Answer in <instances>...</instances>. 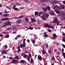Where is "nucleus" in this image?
Returning <instances> with one entry per match:
<instances>
[{
    "label": "nucleus",
    "mask_w": 65,
    "mask_h": 65,
    "mask_svg": "<svg viewBox=\"0 0 65 65\" xmlns=\"http://www.w3.org/2000/svg\"><path fill=\"white\" fill-rule=\"evenodd\" d=\"M56 4L57 3L56 2V0H53L52 1L51 3V4H52V5H53L52 6L53 7V9H56L57 8H58L59 7V6L57 5H55V4Z\"/></svg>",
    "instance_id": "nucleus-1"
},
{
    "label": "nucleus",
    "mask_w": 65,
    "mask_h": 65,
    "mask_svg": "<svg viewBox=\"0 0 65 65\" xmlns=\"http://www.w3.org/2000/svg\"><path fill=\"white\" fill-rule=\"evenodd\" d=\"M49 16V14H47V15H45V14H43L42 16H41V18L43 20H44V21H45L46 20V19L45 18H48Z\"/></svg>",
    "instance_id": "nucleus-2"
},
{
    "label": "nucleus",
    "mask_w": 65,
    "mask_h": 65,
    "mask_svg": "<svg viewBox=\"0 0 65 65\" xmlns=\"http://www.w3.org/2000/svg\"><path fill=\"white\" fill-rule=\"evenodd\" d=\"M4 25L3 26V27H5L7 26H11V23L9 21H7L4 23Z\"/></svg>",
    "instance_id": "nucleus-3"
},
{
    "label": "nucleus",
    "mask_w": 65,
    "mask_h": 65,
    "mask_svg": "<svg viewBox=\"0 0 65 65\" xmlns=\"http://www.w3.org/2000/svg\"><path fill=\"white\" fill-rule=\"evenodd\" d=\"M49 13L52 15H55V12H54V11L53 10H50L49 12Z\"/></svg>",
    "instance_id": "nucleus-4"
},
{
    "label": "nucleus",
    "mask_w": 65,
    "mask_h": 65,
    "mask_svg": "<svg viewBox=\"0 0 65 65\" xmlns=\"http://www.w3.org/2000/svg\"><path fill=\"white\" fill-rule=\"evenodd\" d=\"M58 22V18H55L52 22V23H54L55 22V23H57Z\"/></svg>",
    "instance_id": "nucleus-5"
},
{
    "label": "nucleus",
    "mask_w": 65,
    "mask_h": 65,
    "mask_svg": "<svg viewBox=\"0 0 65 65\" xmlns=\"http://www.w3.org/2000/svg\"><path fill=\"white\" fill-rule=\"evenodd\" d=\"M61 19L62 21H65V15H62Z\"/></svg>",
    "instance_id": "nucleus-6"
},
{
    "label": "nucleus",
    "mask_w": 65,
    "mask_h": 65,
    "mask_svg": "<svg viewBox=\"0 0 65 65\" xmlns=\"http://www.w3.org/2000/svg\"><path fill=\"white\" fill-rule=\"evenodd\" d=\"M60 8H61L62 9H64V8H65V7H64V5H62V4H61L59 7Z\"/></svg>",
    "instance_id": "nucleus-7"
},
{
    "label": "nucleus",
    "mask_w": 65,
    "mask_h": 65,
    "mask_svg": "<svg viewBox=\"0 0 65 65\" xmlns=\"http://www.w3.org/2000/svg\"><path fill=\"white\" fill-rule=\"evenodd\" d=\"M9 20V19L6 17L2 19V21H6V20Z\"/></svg>",
    "instance_id": "nucleus-8"
},
{
    "label": "nucleus",
    "mask_w": 65,
    "mask_h": 65,
    "mask_svg": "<svg viewBox=\"0 0 65 65\" xmlns=\"http://www.w3.org/2000/svg\"><path fill=\"white\" fill-rule=\"evenodd\" d=\"M2 54H6L7 53V52L6 51L3 50L2 52Z\"/></svg>",
    "instance_id": "nucleus-9"
},
{
    "label": "nucleus",
    "mask_w": 65,
    "mask_h": 65,
    "mask_svg": "<svg viewBox=\"0 0 65 65\" xmlns=\"http://www.w3.org/2000/svg\"><path fill=\"white\" fill-rule=\"evenodd\" d=\"M12 62V63H18V61L17 60H15L14 59H13Z\"/></svg>",
    "instance_id": "nucleus-10"
},
{
    "label": "nucleus",
    "mask_w": 65,
    "mask_h": 65,
    "mask_svg": "<svg viewBox=\"0 0 65 65\" xmlns=\"http://www.w3.org/2000/svg\"><path fill=\"white\" fill-rule=\"evenodd\" d=\"M48 1V0H41V3H44L47 2Z\"/></svg>",
    "instance_id": "nucleus-11"
},
{
    "label": "nucleus",
    "mask_w": 65,
    "mask_h": 65,
    "mask_svg": "<svg viewBox=\"0 0 65 65\" xmlns=\"http://www.w3.org/2000/svg\"><path fill=\"white\" fill-rule=\"evenodd\" d=\"M38 59L39 60H42L43 58L41 57V56H40V55H39L38 56Z\"/></svg>",
    "instance_id": "nucleus-12"
},
{
    "label": "nucleus",
    "mask_w": 65,
    "mask_h": 65,
    "mask_svg": "<svg viewBox=\"0 0 65 65\" xmlns=\"http://www.w3.org/2000/svg\"><path fill=\"white\" fill-rule=\"evenodd\" d=\"M36 21V19H35L31 18V23H34Z\"/></svg>",
    "instance_id": "nucleus-13"
},
{
    "label": "nucleus",
    "mask_w": 65,
    "mask_h": 65,
    "mask_svg": "<svg viewBox=\"0 0 65 65\" xmlns=\"http://www.w3.org/2000/svg\"><path fill=\"white\" fill-rule=\"evenodd\" d=\"M20 62L22 64H24L26 62V61L24 60H21L20 61Z\"/></svg>",
    "instance_id": "nucleus-14"
},
{
    "label": "nucleus",
    "mask_w": 65,
    "mask_h": 65,
    "mask_svg": "<svg viewBox=\"0 0 65 65\" xmlns=\"http://www.w3.org/2000/svg\"><path fill=\"white\" fill-rule=\"evenodd\" d=\"M20 47H26V46L24 44L20 45Z\"/></svg>",
    "instance_id": "nucleus-15"
},
{
    "label": "nucleus",
    "mask_w": 65,
    "mask_h": 65,
    "mask_svg": "<svg viewBox=\"0 0 65 65\" xmlns=\"http://www.w3.org/2000/svg\"><path fill=\"white\" fill-rule=\"evenodd\" d=\"M57 35H56L55 33H54L53 35V38L54 39H55V38H56V37H57Z\"/></svg>",
    "instance_id": "nucleus-16"
},
{
    "label": "nucleus",
    "mask_w": 65,
    "mask_h": 65,
    "mask_svg": "<svg viewBox=\"0 0 65 65\" xmlns=\"http://www.w3.org/2000/svg\"><path fill=\"white\" fill-rule=\"evenodd\" d=\"M44 13V12H40L39 13V14L38 15V16H40V15L41 14H42V13Z\"/></svg>",
    "instance_id": "nucleus-17"
},
{
    "label": "nucleus",
    "mask_w": 65,
    "mask_h": 65,
    "mask_svg": "<svg viewBox=\"0 0 65 65\" xmlns=\"http://www.w3.org/2000/svg\"><path fill=\"white\" fill-rule=\"evenodd\" d=\"M48 24L47 23H46L45 24H44V27H48Z\"/></svg>",
    "instance_id": "nucleus-18"
},
{
    "label": "nucleus",
    "mask_w": 65,
    "mask_h": 65,
    "mask_svg": "<svg viewBox=\"0 0 65 65\" xmlns=\"http://www.w3.org/2000/svg\"><path fill=\"white\" fill-rule=\"evenodd\" d=\"M44 34L45 37H48V36L47 34H46L44 33Z\"/></svg>",
    "instance_id": "nucleus-19"
},
{
    "label": "nucleus",
    "mask_w": 65,
    "mask_h": 65,
    "mask_svg": "<svg viewBox=\"0 0 65 65\" xmlns=\"http://www.w3.org/2000/svg\"><path fill=\"white\" fill-rule=\"evenodd\" d=\"M42 53L44 54V55H45V54L46 53V52H45V50H43L42 51Z\"/></svg>",
    "instance_id": "nucleus-20"
},
{
    "label": "nucleus",
    "mask_w": 65,
    "mask_h": 65,
    "mask_svg": "<svg viewBox=\"0 0 65 65\" xmlns=\"http://www.w3.org/2000/svg\"><path fill=\"white\" fill-rule=\"evenodd\" d=\"M9 15L8 14H4V16L5 17H8Z\"/></svg>",
    "instance_id": "nucleus-21"
},
{
    "label": "nucleus",
    "mask_w": 65,
    "mask_h": 65,
    "mask_svg": "<svg viewBox=\"0 0 65 65\" xmlns=\"http://www.w3.org/2000/svg\"><path fill=\"white\" fill-rule=\"evenodd\" d=\"M25 21L26 22H28V21H29V20L28 19L26 18H25Z\"/></svg>",
    "instance_id": "nucleus-22"
},
{
    "label": "nucleus",
    "mask_w": 65,
    "mask_h": 65,
    "mask_svg": "<svg viewBox=\"0 0 65 65\" xmlns=\"http://www.w3.org/2000/svg\"><path fill=\"white\" fill-rule=\"evenodd\" d=\"M55 11L58 14H59V13H60V12L58 11V10H55Z\"/></svg>",
    "instance_id": "nucleus-23"
},
{
    "label": "nucleus",
    "mask_w": 65,
    "mask_h": 65,
    "mask_svg": "<svg viewBox=\"0 0 65 65\" xmlns=\"http://www.w3.org/2000/svg\"><path fill=\"white\" fill-rule=\"evenodd\" d=\"M23 17H24V15H21L20 16V17H18V18L19 19H21V18H23Z\"/></svg>",
    "instance_id": "nucleus-24"
},
{
    "label": "nucleus",
    "mask_w": 65,
    "mask_h": 65,
    "mask_svg": "<svg viewBox=\"0 0 65 65\" xmlns=\"http://www.w3.org/2000/svg\"><path fill=\"white\" fill-rule=\"evenodd\" d=\"M24 58H27V55L26 54H24V56H23Z\"/></svg>",
    "instance_id": "nucleus-25"
},
{
    "label": "nucleus",
    "mask_w": 65,
    "mask_h": 65,
    "mask_svg": "<svg viewBox=\"0 0 65 65\" xmlns=\"http://www.w3.org/2000/svg\"><path fill=\"white\" fill-rule=\"evenodd\" d=\"M33 62V59L31 58L30 60V63L31 64H32Z\"/></svg>",
    "instance_id": "nucleus-26"
},
{
    "label": "nucleus",
    "mask_w": 65,
    "mask_h": 65,
    "mask_svg": "<svg viewBox=\"0 0 65 65\" xmlns=\"http://www.w3.org/2000/svg\"><path fill=\"white\" fill-rule=\"evenodd\" d=\"M32 42L33 44H34V43H35V39H34V40H32Z\"/></svg>",
    "instance_id": "nucleus-27"
},
{
    "label": "nucleus",
    "mask_w": 65,
    "mask_h": 65,
    "mask_svg": "<svg viewBox=\"0 0 65 65\" xmlns=\"http://www.w3.org/2000/svg\"><path fill=\"white\" fill-rule=\"evenodd\" d=\"M47 9L48 10H50L51 9V8H50V6H48L47 7Z\"/></svg>",
    "instance_id": "nucleus-28"
},
{
    "label": "nucleus",
    "mask_w": 65,
    "mask_h": 65,
    "mask_svg": "<svg viewBox=\"0 0 65 65\" xmlns=\"http://www.w3.org/2000/svg\"><path fill=\"white\" fill-rule=\"evenodd\" d=\"M9 35H7L5 37V38H9Z\"/></svg>",
    "instance_id": "nucleus-29"
},
{
    "label": "nucleus",
    "mask_w": 65,
    "mask_h": 65,
    "mask_svg": "<svg viewBox=\"0 0 65 65\" xmlns=\"http://www.w3.org/2000/svg\"><path fill=\"white\" fill-rule=\"evenodd\" d=\"M9 11H7L6 10H5L4 11V13H9Z\"/></svg>",
    "instance_id": "nucleus-30"
},
{
    "label": "nucleus",
    "mask_w": 65,
    "mask_h": 65,
    "mask_svg": "<svg viewBox=\"0 0 65 65\" xmlns=\"http://www.w3.org/2000/svg\"><path fill=\"white\" fill-rule=\"evenodd\" d=\"M15 10L17 11L19 10V9H17V8H13Z\"/></svg>",
    "instance_id": "nucleus-31"
},
{
    "label": "nucleus",
    "mask_w": 65,
    "mask_h": 65,
    "mask_svg": "<svg viewBox=\"0 0 65 65\" xmlns=\"http://www.w3.org/2000/svg\"><path fill=\"white\" fill-rule=\"evenodd\" d=\"M19 19V17H14L12 18H10L11 19Z\"/></svg>",
    "instance_id": "nucleus-32"
},
{
    "label": "nucleus",
    "mask_w": 65,
    "mask_h": 65,
    "mask_svg": "<svg viewBox=\"0 0 65 65\" xmlns=\"http://www.w3.org/2000/svg\"><path fill=\"white\" fill-rule=\"evenodd\" d=\"M43 11L45 12H46L47 11V9L45 8L44 10H43Z\"/></svg>",
    "instance_id": "nucleus-33"
},
{
    "label": "nucleus",
    "mask_w": 65,
    "mask_h": 65,
    "mask_svg": "<svg viewBox=\"0 0 65 65\" xmlns=\"http://www.w3.org/2000/svg\"><path fill=\"white\" fill-rule=\"evenodd\" d=\"M35 15H37V14H38V12L37 11H36L35 13Z\"/></svg>",
    "instance_id": "nucleus-34"
},
{
    "label": "nucleus",
    "mask_w": 65,
    "mask_h": 65,
    "mask_svg": "<svg viewBox=\"0 0 65 65\" xmlns=\"http://www.w3.org/2000/svg\"><path fill=\"white\" fill-rule=\"evenodd\" d=\"M61 14H62V15H65V12H62L61 13Z\"/></svg>",
    "instance_id": "nucleus-35"
},
{
    "label": "nucleus",
    "mask_w": 65,
    "mask_h": 65,
    "mask_svg": "<svg viewBox=\"0 0 65 65\" xmlns=\"http://www.w3.org/2000/svg\"><path fill=\"white\" fill-rule=\"evenodd\" d=\"M23 1H25V2H28V1H29V0H23Z\"/></svg>",
    "instance_id": "nucleus-36"
},
{
    "label": "nucleus",
    "mask_w": 65,
    "mask_h": 65,
    "mask_svg": "<svg viewBox=\"0 0 65 65\" xmlns=\"http://www.w3.org/2000/svg\"><path fill=\"white\" fill-rule=\"evenodd\" d=\"M60 21H58L57 22L56 24L57 26H58V25H59V23H60Z\"/></svg>",
    "instance_id": "nucleus-37"
},
{
    "label": "nucleus",
    "mask_w": 65,
    "mask_h": 65,
    "mask_svg": "<svg viewBox=\"0 0 65 65\" xmlns=\"http://www.w3.org/2000/svg\"><path fill=\"white\" fill-rule=\"evenodd\" d=\"M19 56H16L15 57V59H19Z\"/></svg>",
    "instance_id": "nucleus-38"
},
{
    "label": "nucleus",
    "mask_w": 65,
    "mask_h": 65,
    "mask_svg": "<svg viewBox=\"0 0 65 65\" xmlns=\"http://www.w3.org/2000/svg\"><path fill=\"white\" fill-rule=\"evenodd\" d=\"M48 52L50 54H51L52 53V52H51V50H49L48 51Z\"/></svg>",
    "instance_id": "nucleus-39"
},
{
    "label": "nucleus",
    "mask_w": 65,
    "mask_h": 65,
    "mask_svg": "<svg viewBox=\"0 0 65 65\" xmlns=\"http://www.w3.org/2000/svg\"><path fill=\"white\" fill-rule=\"evenodd\" d=\"M21 35H18L17 36V37H18L19 38H20V37H21Z\"/></svg>",
    "instance_id": "nucleus-40"
},
{
    "label": "nucleus",
    "mask_w": 65,
    "mask_h": 65,
    "mask_svg": "<svg viewBox=\"0 0 65 65\" xmlns=\"http://www.w3.org/2000/svg\"><path fill=\"white\" fill-rule=\"evenodd\" d=\"M4 47H5V48H7L8 47V46H7V45H5L4 46Z\"/></svg>",
    "instance_id": "nucleus-41"
},
{
    "label": "nucleus",
    "mask_w": 65,
    "mask_h": 65,
    "mask_svg": "<svg viewBox=\"0 0 65 65\" xmlns=\"http://www.w3.org/2000/svg\"><path fill=\"white\" fill-rule=\"evenodd\" d=\"M28 29H29L30 30H32V29H33V28L29 27L28 28Z\"/></svg>",
    "instance_id": "nucleus-42"
},
{
    "label": "nucleus",
    "mask_w": 65,
    "mask_h": 65,
    "mask_svg": "<svg viewBox=\"0 0 65 65\" xmlns=\"http://www.w3.org/2000/svg\"><path fill=\"white\" fill-rule=\"evenodd\" d=\"M48 31L49 32H52V30H51L49 29L48 30Z\"/></svg>",
    "instance_id": "nucleus-43"
},
{
    "label": "nucleus",
    "mask_w": 65,
    "mask_h": 65,
    "mask_svg": "<svg viewBox=\"0 0 65 65\" xmlns=\"http://www.w3.org/2000/svg\"><path fill=\"white\" fill-rule=\"evenodd\" d=\"M9 59H11V60H12L13 59L12 58H11V57H9Z\"/></svg>",
    "instance_id": "nucleus-44"
},
{
    "label": "nucleus",
    "mask_w": 65,
    "mask_h": 65,
    "mask_svg": "<svg viewBox=\"0 0 65 65\" xmlns=\"http://www.w3.org/2000/svg\"><path fill=\"white\" fill-rule=\"evenodd\" d=\"M62 46L64 48H65V45H64L63 44H62Z\"/></svg>",
    "instance_id": "nucleus-45"
},
{
    "label": "nucleus",
    "mask_w": 65,
    "mask_h": 65,
    "mask_svg": "<svg viewBox=\"0 0 65 65\" xmlns=\"http://www.w3.org/2000/svg\"><path fill=\"white\" fill-rule=\"evenodd\" d=\"M27 59L29 62H30V58H27Z\"/></svg>",
    "instance_id": "nucleus-46"
},
{
    "label": "nucleus",
    "mask_w": 65,
    "mask_h": 65,
    "mask_svg": "<svg viewBox=\"0 0 65 65\" xmlns=\"http://www.w3.org/2000/svg\"><path fill=\"white\" fill-rule=\"evenodd\" d=\"M46 48H48V45L47 44L46 45Z\"/></svg>",
    "instance_id": "nucleus-47"
},
{
    "label": "nucleus",
    "mask_w": 65,
    "mask_h": 65,
    "mask_svg": "<svg viewBox=\"0 0 65 65\" xmlns=\"http://www.w3.org/2000/svg\"><path fill=\"white\" fill-rule=\"evenodd\" d=\"M18 53H19V52H21V50L20 49H19L18 50Z\"/></svg>",
    "instance_id": "nucleus-48"
},
{
    "label": "nucleus",
    "mask_w": 65,
    "mask_h": 65,
    "mask_svg": "<svg viewBox=\"0 0 65 65\" xmlns=\"http://www.w3.org/2000/svg\"><path fill=\"white\" fill-rule=\"evenodd\" d=\"M23 44L24 45H26V43H25V42L23 41Z\"/></svg>",
    "instance_id": "nucleus-49"
},
{
    "label": "nucleus",
    "mask_w": 65,
    "mask_h": 65,
    "mask_svg": "<svg viewBox=\"0 0 65 65\" xmlns=\"http://www.w3.org/2000/svg\"><path fill=\"white\" fill-rule=\"evenodd\" d=\"M27 42H28V43L30 42V40H29V39H27Z\"/></svg>",
    "instance_id": "nucleus-50"
},
{
    "label": "nucleus",
    "mask_w": 65,
    "mask_h": 65,
    "mask_svg": "<svg viewBox=\"0 0 65 65\" xmlns=\"http://www.w3.org/2000/svg\"><path fill=\"white\" fill-rule=\"evenodd\" d=\"M62 36H65V33H63L62 34Z\"/></svg>",
    "instance_id": "nucleus-51"
},
{
    "label": "nucleus",
    "mask_w": 65,
    "mask_h": 65,
    "mask_svg": "<svg viewBox=\"0 0 65 65\" xmlns=\"http://www.w3.org/2000/svg\"><path fill=\"white\" fill-rule=\"evenodd\" d=\"M3 34H6V32H3Z\"/></svg>",
    "instance_id": "nucleus-52"
},
{
    "label": "nucleus",
    "mask_w": 65,
    "mask_h": 65,
    "mask_svg": "<svg viewBox=\"0 0 65 65\" xmlns=\"http://www.w3.org/2000/svg\"><path fill=\"white\" fill-rule=\"evenodd\" d=\"M51 28V26L49 25H48V27H47V28Z\"/></svg>",
    "instance_id": "nucleus-53"
},
{
    "label": "nucleus",
    "mask_w": 65,
    "mask_h": 65,
    "mask_svg": "<svg viewBox=\"0 0 65 65\" xmlns=\"http://www.w3.org/2000/svg\"><path fill=\"white\" fill-rule=\"evenodd\" d=\"M26 39H24L23 40V41H24V42H25V41H26Z\"/></svg>",
    "instance_id": "nucleus-54"
},
{
    "label": "nucleus",
    "mask_w": 65,
    "mask_h": 65,
    "mask_svg": "<svg viewBox=\"0 0 65 65\" xmlns=\"http://www.w3.org/2000/svg\"><path fill=\"white\" fill-rule=\"evenodd\" d=\"M29 56L30 57H31V54H29Z\"/></svg>",
    "instance_id": "nucleus-55"
},
{
    "label": "nucleus",
    "mask_w": 65,
    "mask_h": 65,
    "mask_svg": "<svg viewBox=\"0 0 65 65\" xmlns=\"http://www.w3.org/2000/svg\"><path fill=\"white\" fill-rule=\"evenodd\" d=\"M11 29V28H8L7 29V30H9Z\"/></svg>",
    "instance_id": "nucleus-56"
},
{
    "label": "nucleus",
    "mask_w": 65,
    "mask_h": 65,
    "mask_svg": "<svg viewBox=\"0 0 65 65\" xmlns=\"http://www.w3.org/2000/svg\"><path fill=\"white\" fill-rule=\"evenodd\" d=\"M0 36H1V37H3V35H0Z\"/></svg>",
    "instance_id": "nucleus-57"
},
{
    "label": "nucleus",
    "mask_w": 65,
    "mask_h": 65,
    "mask_svg": "<svg viewBox=\"0 0 65 65\" xmlns=\"http://www.w3.org/2000/svg\"><path fill=\"white\" fill-rule=\"evenodd\" d=\"M27 59H30V57L29 56H28Z\"/></svg>",
    "instance_id": "nucleus-58"
},
{
    "label": "nucleus",
    "mask_w": 65,
    "mask_h": 65,
    "mask_svg": "<svg viewBox=\"0 0 65 65\" xmlns=\"http://www.w3.org/2000/svg\"><path fill=\"white\" fill-rule=\"evenodd\" d=\"M63 4H65V1H63Z\"/></svg>",
    "instance_id": "nucleus-59"
},
{
    "label": "nucleus",
    "mask_w": 65,
    "mask_h": 65,
    "mask_svg": "<svg viewBox=\"0 0 65 65\" xmlns=\"http://www.w3.org/2000/svg\"><path fill=\"white\" fill-rule=\"evenodd\" d=\"M18 49H20V46H18Z\"/></svg>",
    "instance_id": "nucleus-60"
},
{
    "label": "nucleus",
    "mask_w": 65,
    "mask_h": 65,
    "mask_svg": "<svg viewBox=\"0 0 65 65\" xmlns=\"http://www.w3.org/2000/svg\"><path fill=\"white\" fill-rule=\"evenodd\" d=\"M51 28L52 29H53L54 28V27L53 26H51Z\"/></svg>",
    "instance_id": "nucleus-61"
},
{
    "label": "nucleus",
    "mask_w": 65,
    "mask_h": 65,
    "mask_svg": "<svg viewBox=\"0 0 65 65\" xmlns=\"http://www.w3.org/2000/svg\"><path fill=\"white\" fill-rule=\"evenodd\" d=\"M63 39H64V40L65 39V36L63 37Z\"/></svg>",
    "instance_id": "nucleus-62"
},
{
    "label": "nucleus",
    "mask_w": 65,
    "mask_h": 65,
    "mask_svg": "<svg viewBox=\"0 0 65 65\" xmlns=\"http://www.w3.org/2000/svg\"><path fill=\"white\" fill-rule=\"evenodd\" d=\"M2 20H0V23H2Z\"/></svg>",
    "instance_id": "nucleus-63"
},
{
    "label": "nucleus",
    "mask_w": 65,
    "mask_h": 65,
    "mask_svg": "<svg viewBox=\"0 0 65 65\" xmlns=\"http://www.w3.org/2000/svg\"><path fill=\"white\" fill-rule=\"evenodd\" d=\"M63 41H64V42L65 43V39H63Z\"/></svg>",
    "instance_id": "nucleus-64"
}]
</instances>
